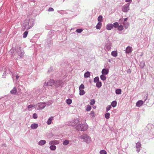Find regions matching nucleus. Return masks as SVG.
I'll return each instance as SVG.
<instances>
[{"mask_svg": "<svg viewBox=\"0 0 154 154\" xmlns=\"http://www.w3.org/2000/svg\"><path fill=\"white\" fill-rule=\"evenodd\" d=\"M76 129L79 131H85L87 130L88 126L84 124H81L76 127Z\"/></svg>", "mask_w": 154, "mask_h": 154, "instance_id": "nucleus-1", "label": "nucleus"}, {"mask_svg": "<svg viewBox=\"0 0 154 154\" xmlns=\"http://www.w3.org/2000/svg\"><path fill=\"white\" fill-rule=\"evenodd\" d=\"M80 138L83 139L84 141L87 143H89L91 141V137L86 134H83L80 136Z\"/></svg>", "mask_w": 154, "mask_h": 154, "instance_id": "nucleus-2", "label": "nucleus"}, {"mask_svg": "<svg viewBox=\"0 0 154 154\" xmlns=\"http://www.w3.org/2000/svg\"><path fill=\"white\" fill-rule=\"evenodd\" d=\"M129 4H126L124 6L122 9V11L124 12H127L129 9Z\"/></svg>", "mask_w": 154, "mask_h": 154, "instance_id": "nucleus-3", "label": "nucleus"}, {"mask_svg": "<svg viewBox=\"0 0 154 154\" xmlns=\"http://www.w3.org/2000/svg\"><path fill=\"white\" fill-rule=\"evenodd\" d=\"M38 106L39 109H43L46 106V103H38Z\"/></svg>", "mask_w": 154, "mask_h": 154, "instance_id": "nucleus-4", "label": "nucleus"}, {"mask_svg": "<svg viewBox=\"0 0 154 154\" xmlns=\"http://www.w3.org/2000/svg\"><path fill=\"white\" fill-rule=\"evenodd\" d=\"M143 103V101L142 100H140L138 101L136 103V106L138 107H140L141 106Z\"/></svg>", "mask_w": 154, "mask_h": 154, "instance_id": "nucleus-5", "label": "nucleus"}, {"mask_svg": "<svg viewBox=\"0 0 154 154\" xmlns=\"http://www.w3.org/2000/svg\"><path fill=\"white\" fill-rule=\"evenodd\" d=\"M54 80H49L47 82V85L48 86H52L54 84Z\"/></svg>", "mask_w": 154, "mask_h": 154, "instance_id": "nucleus-6", "label": "nucleus"}, {"mask_svg": "<svg viewBox=\"0 0 154 154\" xmlns=\"http://www.w3.org/2000/svg\"><path fill=\"white\" fill-rule=\"evenodd\" d=\"M109 69H103L102 71V73L103 74L107 75L109 72Z\"/></svg>", "mask_w": 154, "mask_h": 154, "instance_id": "nucleus-7", "label": "nucleus"}, {"mask_svg": "<svg viewBox=\"0 0 154 154\" xmlns=\"http://www.w3.org/2000/svg\"><path fill=\"white\" fill-rule=\"evenodd\" d=\"M106 29L108 30H110L113 27V25L112 24H108L106 25Z\"/></svg>", "mask_w": 154, "mask_h": 154, "instance_id": "nucleus-8", "label": "nucleus"}, {"mask_svg": "<svg viewBox=\"0 0 154 154\" xmlns=\"http://www.w3.org/2000/svg\"><path fill=\"white\" fill-rule=\"evenodd\" d=\"M59 143L58 141L57 140H54L50 142L49 144L51 145H56L58 144Z\"/></svg>", "mask_w": 154, "mask_h": 154, "instance_id": "nucleus-9", "label": "nucleus"}, {"mask_svg": "<svg viewBox=\"0 0 154 154\" xmlns=\"http://www.w3.org/2000/svg\"><path fill=\"white\" fill-rule=\"evenodd\" d=\"M53 119L54 117L51 116L49 118L47 122V124L48 125L51 124V123L52 121L53 120Z\"/></svg>", "mask_w": 154, "mask_h": 154, "instance_id": "nucleus-10", "label": "nucleus"}, {"mask_svg": "<svg viewBox=\"0 0 154 154\" xmlns=\"http://www.w3.org/2000/svg\"><path fill=\"white\" fill-rule=\"evenodd\" d=\"M11 93L13 94H15L17 92V88L15 87L14 88L11 90Z\"/></svg>", "mask_w": 154, "mask_h": 154, "instance_id": "nucleus-11", "label": "nucleus"}, {"mask_svg": "<svg viewBox=\"0 0 154 154\" xmlns=\"http://www.w3.org/2000/svg\"><path fill=\"white\" fill-rule=\"evenodd\" d=\"M131 51L132 48L130 46L128 47L126 49V52L128 54L131 53Z\"/></svg>", "mask_w": 154, "mask_h": 154, "instance_id": "nucleus-12", "label": "nucleus"}, {"mask_svg": "<svg viewBox=\"0 0 154 154\" xmlns=\"http://www.w3.org/2000/svg\"><path fill=\"white\" fill-rule=\"evenodd\" d=\"M38 126V124H37L34 123L31 125V127L32 129H35Z\"/></svg>", "mask_w": 154, "mask_h": 154, "instance_id": "nucleus-13", "label": "nucleus"}, {"mask_svg": "<svg viewBox=\"0 0 154 154\" xmlns=\"http://www.w3.org/2000/svg\"><path fill=\"white\" fill-rule=\"evenodd\" d=\"M136 145L137 146H137L136 147V148H137V152H139L140 151V149H139V147H141V144H140V143H137L136 144Z\"/></svg>", "mask_w": 154, "mask_h": 154, "instance_id": "nucleus-14", "label": "nucleus"}, {"mask_svg": "<svg viewBox=\"0 0 154 154\" xmlns=\"http://www.w3.org/2000/svg\"><path fill=\"white\" fill-rule=\"evenodd\" d=\"M117 51H113L112 52L111 55L114 57H116L117 56Z\"/></svg>", "mask_w": 154, "mask_h": 154, "instance_id": "nucleus-15", "label": "nucleus"}, {"mask_svg": "<svg viewBox=\"0 0 154 154\" xmlns=\"http://www.w3.org/2000/svg\"><path fill=\"white\" fill-rule=\"evenodd\" d=\"M102 26V23L100 22H98L96 26V28L97 29H100Z\"/></svg>", "mask_w": 154, "mask_h": 154, "instance_id": "nucleus-16", "label": "nucleus"}, {"mask_svg": "<svg viewBox=\"0 0 154 154\" xmlns=\"http://www.w3.org/2000/svg\"><path fill=\"white\" fill-rule=\"evenodd\" d=\"M90 73L89 72H87L84 74V77L85 78H88L90 76Z\"/></svg>", "mask_w": 154, "mask_h": 154, "instance_id": "nucleus-17", "label": "nucleus"}, {"mask_svg": "<svg viewBox=\"0 0 154 154\" xmlns=\"http://www.w3.org/2000/svg\"><path fill=\"white\" fill-rule=\"evenodd\" d=\"M79 95H83L85 94V92L83 89L79 90Z\"/></svg>", "mask_w": 154, "mask_h": 154, "instance_id": "nucleus-18", "label": "nucleus"}, {"mask_svg": "<svg viewBox=\"0 0 154 154\" xmlns=\"http://www.w3.org/2000/svg\"><path fill=\"white\" fill-rule=\"evenodd\" d=\"M46 143V141L45 140H41L38 143L39 145H43Z\"/></svg>", "mask_w": 154, "mask_h": 154, "instance_id": "nucleus-19", "label": "nucleus"}, {"mask_svg": "<svg viewBox=\"0 0 154 154\" xmlns=\"http://www.w3.org/2000/svg\"><path fill=\"white\" fill-rule=\"evenodd\" d=\"M102 85V83L101 82H97L96 84V86L98 88L101 87Z\"/></svg>", "mask_w": 154, "mask_h": 154, "instance_id": "nucleus-20", "label": "nucleus"}, {"mask_svg": "<svg viewBox=\"0 0 154 154\" xmlns=\"http://www.w3.org/2000/svg\"><path fill=\"white\" fill-rule=\"evenodd\" d=\"M116 104L117 102L116 101H113L111 103V106L113 107H116Z\"/></svg>", "mask_w": 154, "mask_h": 154, "instance_id": "nucleus-21", "label": "nucleus"}, {"mask_svg": "<svg viewBox=\"0 0 154 154\" xmlns=\"http://www.w3.org/2000/svg\"><path fill=\"white\" fill-rule=\"evenodd\" d=\"M50 148L51 150H54L56 149V146H55L53 145H51Z\"/></svg>", "mask_w": 154, "mask_h": 154, "instance_id": "nucleus-22", "label": "nucleus"}, {"mask_svg": "<svg viewBox=\"0 0 154 154\" xmlns=\"http://www.w3.org/2000/svg\"><path fill=\"white\" fill-rule=\"evenodd\" d=\"M121 89H117L116 91V93L117 94H121Z\"/></svg>", "mask_w": 154, "mask_h": 154, "instance_id": "nucleus-23", "label": "nucleus"}, {"mask_svg": "<svg viewBox=\"0 0 154 154\" xmlns=\"http://www.w3.org/2000/svg\"><path fill=\"white\" fill-rule=\"evenodd\" d=\"M123 24L126 29H127L129 25V23L128 22H124L123 23Z\"/></svg>", "mask_w": 154, "mask_h": 154, "instance_id": "nucleus-24", "label": "nucleus"}, {"mask_svg": "<svg viewBox=\"0 0 154 154\" xmlns=\"http://www.w3.org/2000/svg\"><path fill=\"white\" fill-rule=\"evenodd\" d=\"M103 17L102 16H99L97 19L98 21L99 22H102L103 21Z\"/></svg>", "mask_w": 154, "mask_h": 154, "instance_id": "nucleus-25", "label": "nucleus"}, {"mask_svg": "<svg viewBox=\"0 0 154 154\" xmlns=\"http://www.w3.org/2000/svg\"><path fill=\"white\" fill-rule=\"evenodd\" d=\"M100 78L103 81L105 80L106 79V77L103 75H100Z\"/></svg>", "mask_w": 154, "mask_h": 154, "instance_id": "nucleus-26", "label": "nucleus"}, {"mask_svg": "<svg viewBox=\"0 0 154 154\" xmlns=\"http://www.w3.org/2000/svg\"><path fill=\"white\" fill-rule=\"evenodd\" d=\"M72 102V100L69 99H68L66 100V103L68 104H70Z\"/></svg>", "mask_w": 154, "mask_h": 154, "instance_id": "nucleus-27", "label": "nucleus"}, {"mask_svg": "<svg viewBox=\"0 0 154 154\" xmlns=\"http://www.w3.org/2000/svg\"><path fill=\"white\" fill-rule=\"evenodd\" d=\"M69 141L67 140H65L63 143V144L64 145H66L69 144Z\"/></svg>", "mask_w": 154, "mask_h": 154, "instance_id": "nucleus-28", "label": "nucleus"}, {"mask_svg": "<svg viewBox=\"0 0 154 154\" xmlns=\"http://www.w3.org/2000/svg\"><path fill=\"white\" fill-rule=\"evenodd\" d=\"M91 109V107L90 105H88L86 109V110L87 111H90Z\"/></svg>", "mask_w": 154, "mask_h": 154, "instance_id": "nucleus-29", "label": "nucleus"}, {"mask_svg": "<svg viewBox=\"0 0 154 154\" xmlns=\"http://www.w3.org/2000/svg\"><path fill=\"white\" fill-rule=\"evenodd\" d=\"M113 26H114V27H115V28H116L119 26V24L118 23L116 22L114 23H113Z\"/></svg>", "mask_w": 154, "mask_h": 154, "instance_id": "nucleus-30", "label": "nucleus"}, {"mask_svg": "<svg viewBox=\"0 0 154 154\" xmlns=\"http://www.w3.org/2000/svg\"><path fill=\"white\" fill-rule=\"evenodd\" d=\"M90 114L91 116L94 117L95 115L94 112L92 111L91 112Z\"/></svg>", "mask_w": 154, "mask_h": 154, "instance_id": "nucleus-31", "label": "nucleus"}, {"mask_svg": "<svg viewBox=\"0 0 154 154\" xmlns=\"http://www.w3.org/2000/svg\"><path fill=\"white\" fill-rule=\"evenodd\" d=\"M110 114L109 113H106L105 114V117L107 119H108L109 118Z\"/></svg>", "mask_w": 154, "mask_h": 154, "instance_id": "nucleus-32", "label": "nucleus"}, {"mask_svg": "<svg viewBox=\"0 0 154 154\" xmlns=\"http://www.w3.org/2000/svg\"><path fill=\"white\" fill-rule=\"evenodd\" d=\"M28 32L27 31H25L24 32V33L23 34V37L24 38H26L28 34Z\"/></svg>", "mask_w": 154, "mask_h": 154, "instance_id": "nucleus-33", "label": "nucleus"}, {"mask_svg": "<svg viewBox=\"0 0 154 154\" xmlns=\"http://www.w3.org/2000/svg\"><path fill=\"white\" fill-rule=\"evenodd\" d=\"M85 88L84 85L83 84H81L79 87V89L81 90L84 89Z\"/></svg>", "mask_w": 154, "mask_h": 154, "instance_id": "nucleus-34", "label": "nucleus"}, {"mask_svg": "<svg viewBox=\"0 0 154 154\" xmlns=\"http://www.w3.org/2000/svg\"><path fill=\"white\" fill-rule=\"evenodd\" d=\"M100 154H106L107 152L106 151L102 150L100 151Z\"/></svg>", "mask_w": 154, "mask_h": 154, "instance_id": "nucleus-35", "label": "nucleus"}, {"mask_svg": "<svg viewBox=\"0 0 154 154\" xmlns=\"http://www.w3.org/2000/svg\"><path fill=\"white\" fill-rule=\"evenodd\" d=\"M95 103V100L94 99H92L90 101V104L91 105H93Z\"/></svg>", "mask_w": 154, "mask_h": 154, "instance_id": "nucleus-36", "label": "nucleus"}, {"mask_svg": "<svg viewBox=\"0 0 154 154\" xmlns=\"http://www.w3.org/2000/svg\"><path fill=\"white\" fill-rule=\"evenodd\" d=\"M123 27L122 25H120L118 27V29L119 31H122L123 29Z\"/></svg>", "mask_w": 154, "mask_h": 154, "instance_id": "nucleus-37", "label": "nucleus"}, {"mask_svg": "<svg viewBox=\"0 0 154 154\" xmlns=\"http://www.w3.org/2000/svg\"><path fill=\"white\" fill-rule=\"evenodd\" d=\"M99 78L98 77H96L94 79V82H97L99 81Z\"/></svg>", "mask_w": 154, "mask_h": 154, "instance_id": "nucleus-38", "label": "nucleus"}, {"mask_svg": "<svg viewBox=\"0 0 154 154\" xmlns=\"http://www.w3.org/2000/svg\"><path fill=\"white\" fill-rule=\"evenodd\" d=\"M83 30L82 29H78L76 30V31L78 33H80Z\"/></svg>", "mask_w": 154, "mask_h": 154, "instance_id": "nucleus-39", "label": "nucleus"}, {"mask_svg": "<svg viewBox=\"0 0 154 154\" xmlns=\"http://www.w3.org/2000/svg\"><path fill=\"white\" fill-rule=\"evenodd\" d=\"M111 107L110 105L106 107V110L107 111H108L110 110Z\"/></svg>", "mask_w": 154, "mask_h": 154, "instance_id": "nucleus-40", "label": "nucleus"}, {"mask_svg": "<svg viewBox=\"0 0 154 154\" xmlns=\"http://www.w3.org/2000/svg\"><path fill=\"white\" fill-rule=\"evenodd\" d=\"M33 117L34 119H37L38 117L36 113H34L33 115Z\"/></svg>", "mask_w": 154, "mask_h": 154, "instance_id": "nucleus-41", "label": "nucleus"}, {"mask_svg": "<svg viewBox=\"0 0 154 154\" xmlns=\"http://www.w3.org/2000/svg\"><path fill=\"white\" fill-rule=\"evenodd\" d=\"M35 106V105H33L31 104V105H29L28 106V109H30V108H32L33 107H34Z\"/></svg>", "mask_w": 154, "mask_h": 154, "instance_id": "nucleus-42", "label": "nucleus"}, {"mask_svg": "<svg viewBox=\"0 0 154 154\" xmlns=\"http://www.w3.org/2000/svg\"><path fill=\"white\" fill-rule=\"evenodd\" d=\"M54 10L53 8H50L48 10L49 11H53Z\"/></svg>", "mask_w": 154, "mask_h": 154, "instance_id": "nucleus-43", "label": "nucleus"}, {"mask_svg": "<svg viewBox=\"0 0 154 154\" xmlns=\"http://www.w3.org/2000/svg\"><path fill=\"white\" fill-rule=\"evenodd\" d=\"M69 124L70 125H72V126H75V123H74V122H73V124H72V123L71 122H70L69 123Z\"/></svg>", "mask_w": 154, "mask_h": 154, "instance_id": "nucleus-44", "label": "nucleus"}, {"mask_svg": "<svg viewBox=\"0 0 154 154\" xmlns=\"http://www.w3.org/2000/svg\"><path fill=\"white\" fill-rule=\"evenodd\" d=\"M110 45H109L108 47H107L106 48V49H107L108 50H109L110 49Z\"/></svg>", "mask_w": 154, "mask_h": 154, "instance_id": "nucleus-45", "label": "nucleus"}, {"mask_svg": "<svg viewBox=\"0 0 154 154\" xmlns=\"http://www.w3.org/2000/svg\"><path fill=\"white\" fill-rule=\"evenodd\" d=\"M132 0H125L126 2H129L131 1Z\"/></svg>", "mask_w": 154, "mask_h": 154, "instance_id": "nucleus-46", "label": "nucleus"}, {"mask_svg": "<svg viewBox=\"0 0 154 154\" xmlns=\"http://www.w3.org/2000/svg\"><path fill=\"white\" fill-rule=\"evenodd\" d=\"M127 20H128V18H125L124 19V21H126Z\"/></svg>", "mask_w": 154, "mask_h": 154, "instance_id": "nucleus-47", "label": "nucleus"}, {"mask_svg": "<svg viewBox=\"0 0 154 154\" xmlns=\"http://www.w3.org/2000/svg\"><path fill=\"white\" fill-rule=\"evenodd\" d=\"M19 77V76H16V78L17 79H18Z\"/></svg>", "mask_w": 154, "mask_h": 154, "instance_id": "nucleus-48", "label": "nucleus"}, {"mask_svg": "<svg viewBox=\"0 0 154 154\" xmlns=\"http://www.w3.org/2000/svg\"><path fill=\"white\" fill-rule=\"evenodd\" d=\"M22 53L21 54H20V56H21L22 55Z\"/></svg>", "mask_w": 154, "mask_h": 154, "instance_id": "nucleus-49", "label": "nucleus"}, {"mask_svg": "<svg viewBox=\"0 0 154 154\" xmlns=\"http://www.w3.org/2000/svg\"><path fill=\"white\" fill-rule=\"evenodd\" d=\"M31 27H28V29H29L31 28Z\"/></svg>", "mask_w": 154, "mask_h": 154, "instance_id": "nucleus-50", "label": "nucleus"}, {"mask_svg": "<svg viewBox=\"0 0 154 154\" xmlns=\"http://www.w3.org/2000/svg\"><path fill=\"white\" fill-rule=\"evenodd\" d=\"M95 107H93V108H94V109H95Z\"/></svg>", "mask_w": 154, "mask_h": 154, "instance_id": "nucleus-51", "label": "nucleus"}]
</instances>
